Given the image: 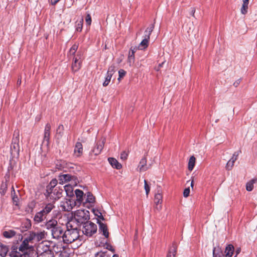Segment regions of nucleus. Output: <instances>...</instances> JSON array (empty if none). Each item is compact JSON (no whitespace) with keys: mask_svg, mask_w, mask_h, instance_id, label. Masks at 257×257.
<instances>
[{"mask_svg":"<svg viewBox=\"0 0 257 257\" xmlns=\"http://www.w3.org/2000/svg\"><path fill=\"white\" fill-rule=\"evenodd\" d=\"M55 208L54 204L49 203L46 204L45 206L41 210L44 214L47 217L48 215L52 211V210Z\"/></svg>","mask_w":257,"mask_h":257,"instance_id":"nucleus-20","label":"nucleus"},{"mask_svg":"<svg viewBox=\"0 0 257 257\" xmlns=\"http://www.w3.org/2000/svg\"><path fill=\"white\" fill-rule=\"evenodd\" d=\"M190 185H191L192 188L193 187V180H192V181L191 182V184H190Z\"/></svg>","mask_w":257,"mask_h":257,"instance_id":"nucleus-63","label":"nucleus"},{"mask_svg":"<svg viewBox=\"0 0 257 257\" xmlns=\"http://www.w3.org/2000/svg\"><path fill=\"white\" fill-rule=\"evenodd\" d=\"M27 240H28V242L31 243H33L35 241V232L30 231L27 236L25 238Z\"/></svg>","mask_w":257,"mask_h":257,"instance_id":"nucleus-38","label":"nucleus"},{"mask_svg":"<svg viewBox=\"0 0 257 257\" xmlns=\"http://www.w3.org/2000/svg\"><path fill=\"white\" fill-rule=\"evenodd\" d=\"M125 74H126V72L124 70L120 69L118 71L119 77L118 78V80L120 81V79L121 78H122L123 77H124L125 76Z\"/></svg>","mask_w":257,"mask_h":257,"instance_id":"nucleus-50","label":"nucleus"},{"mask_svg":"<svg viewBox=\"0 0 257 257\" xmlns=\"http://www.w3.org/2000/svg\"><path fill=\"white\" fill-rule=\"evenodd\" d=\"M144 188L146 191V193L147 196H148L150 191V186L147 183V182L146 181V180H144Z\"/></svg>","mask_w":257,"mask_h":257,"instance_id":"nucleus-49","label":"nucleus"},{"mask_svg":"<svg viewBox=\"0 0 257 257\" xmlns=\"http://www.w3.org/2000/svg\"><path fill=\"white\" fill-rule=\"evenodd\" d=\"M85 196V201L83 203H93L95 201V198L93 196V195L89 192H87Z\"/></svg>","mask_w":257,"mask_h":257,"instance_id":"nucleus-32","label":"nucleus"},{"mask_svg":"<svg viewBox=\"0 0 257 257\" xmlns=\"http://www.w3.org/2000/svg\"><path fill=\"white\" fill-rule=\"evenodd\" d=\"M21 83V79H19L18 80V81H17V84L18 85H20Z\"/></svg>","mask_w":257,"mask_h":257,"instance_id":"nucleus-61","label":"nucleus"},{"mask_svg":"<svg viewBox=\"0 0 257 257\" xmlns=\"http://www.w3.org/2000/svg\"><path fill=\"white\" fill-rule=\"evenodd\" d=\"M112 257H118V255L115 254H113Z\"/></svg>","mask_w":257,"mask_h":257,"instance_id":"nucleus-64","label":"nucleus"},{"mask_svg":"<svg viewBox=\"0 0 257 257\" xmlns=\"http://www.w3.org/2000/svg\"><path fill=\"white\" fill-rule=\"evenodd\" d=\"M111 254L107 251H100L95 254V257H110Z\"/></svg>","mask_w":257,"mask_h":257,"instance_id":"nucleus-37","label":"nucleus"},{"mask_svg":"<svg viewBox=\"0 0 257 257\" xmlns=\"http://www.w3.org/2000/svg\"><path fill=\"white\" fill-rule=\"evenodd\" d=\"M51 235L53 238L56 239H63V234L64 232L63 231V229L60 225H58L55 227L51 232Z\"/></svg>","mask_w":257,"mask_h":257,"instance_id":"nucleus-7","label":"nucleus"},{"mask_svg":"<svg viewBox=\"0 0 257 257\" xmlns=\"http://www.w3.org/2000/svg\"><path fill=\"white\" fill-rule=\"evenodd\" d=\"M29 242H28V240L26 238L24 239L22 244L19 247V250L21 251L22 253H24L27 251L28 249L31 248V246L29 245Z\"/></svg>","mask_w":257,"mask_h":257,"instance_id":"nucleus-21","label":"nucleus"},{"mask_svg":"<svg viewBox=\"0 0 257 257\" xmlns=\"http://www.w3.org/2000/svg\"><path fill=\"white\" fill-rule=\"evenodd\" d=\"M195 13V10L194 8H192L191 12V15L193 16H194V14Z\"/></svg>","mask_w":257,"mask_h":257,"instance_id":"nucleus-60","label":"nucleus"},{"mask_svg":"<svg viewBox=\"0 0 257 257\" xmlns=\"http://www.w3.org/2000/svg\"><path fill=\"white\" fill-rule=\"evenodd\" d=\"M74 221L69 220L66 224L67 230L63 234V241L65 243L69 244L78 239L79 231L77 226L74 225Z\"/></svg>","mask_w":257,"mask_h":257,"instance_id":"nucleus-1","label":"nucleus"},{"mask_svg":"<svg viewBox=\"0 0 257 257\" xmlns=\"http://www.w3.org/2000/svg\"><path fill=\"white\" fill-rule=\"evenodd\" d=\"M23 224L27 229L30 228L31 227V221L29 219H27Z\"/></svg>","mask_w":257,"mask_h":257,"instance_id":"nucleus-53","label":"nucleus"},{"mask_svg":"<svg viewBox=\"0 0 257 257\" xmlns=\"http://www.w3.org/2000/svg\"><path fill=\"white\" fill-rule=\"evenodd\" d=\"M97 212L98 213H95V215H97L99 218L101 219L102 220H104V217L102 214L100 212H98V211Z\"/></svg>","mask_w":257,"mask_h":257,"instance_id":"nucleus-57","label":"nucleus"},{"mask_svg":"<svg viewBox=\"0 0 257 257\" xmlns=\"http://www.w3.org/2000/svg\"><path fill=\"white\" fill-rule=\"evenodd\" d=\"M97 230V227L95 223L88 221L82 224V231L83 233L87 237H91Z\"/></svg>","mask_w":257,"mask_h":257,"instance_id":"nucleus-4","label":"nucleus"},{"mask_svg":"<svg viewBox=\"0 0 257 257\" xmlns=\"http://www.w3.org/2000/svg\"><path fill=\"white\" fill-rule=\"evenodd\" d=\"M128 63L130 66H132L135 63V55L129 53L128 57Z\"/></svg>","mask_w":257,"mask_h":257,"instance_id":"nucleus-42","label":"nucleus"},{"mask_svg":"<svg viewBox=\"0 0 257 257\" xmlns=\"http://www.w3.org/2000/svg\"><path fill=\"white\" fill-rule=\"evenodd\" d=\"M162 188L160 186H158L157 189V192L155 195L154 202L156 204L155 208L156 210L159 211L162 208V203L163 201Z\"/></svg>","mask_w":257,"mask_h":257,"instance_id":"nucleus-6","label":"nucleus"},{"mask_svg":"<svg viewBox=\"0 0 257 257\" xmlns=\"http://www.w3.org/2000/svg\"><path fill=\"white\" fill-rule=\"evenodd\" d=\"M11 195H12V200H13L14 204L16 206H18L19 201V199L17 195H16V194H13V192H11Z\"/></svg>","mask_w":257,"mask_h":257,"instance_id":"nucleus-43","label":"nucleus"},{"mask_svg":"<svg viewBox=\"0 0 257 257\" xmlns=\"http://www.w3.org/2000/svg\"><path fill=\"white\" fill-rule=\"evenodd\" d=\"M58 183V181L56 179H53L46 187V194L52 191Z\"/></svg>","mask_w":257,"mask_h":257,"instance_id":"nucleus-22","label":"nucleus"},{"mask_svg":"<svg viewBox=\"0 0 257 257\" xmlns=\"http://www.w3.org/2000/svg\"><path fill=\"white\" fill-rule=\"evenodd\" d=\"M12 192H13V194H16V192H15V191L14 190V187L13 186L12 188Z\"/></svg>","mask_w":257,"mask_h":257,"instance_id":"nucleus-62","label":"nucleus"},{"mask_svg":"<svg viewBox=\"0 0 257 257\" xmlns=\"http://www.w3.org/2000/svg\"><path fill=\"white\" fill-rule=\"evenodd\" d=\"M149 42V39L144 38L143 40L142 41V42L139 45L138 48L141 50H145L148 47Z\"/></svg>","mask_w":257,"mask_h":257,"instance_id":"nucleus-31","label":"nucleus"},{"mask_svg":"<svg viewBox=\"0 0 257 257\" xmlns=\"http://www.w3.org/2000/svg\"><path fill=\"white\" fill-rule=\"evenodd\" d=\"M112 76H111V75L110 76L109 75L106 74V76L105 78V80L103 83V86H104V87L107 86L109 84Z\"/></svg>","mask_w":257,"mask_h":257,"instance_id":"nucleus-45","label":"nucleus"},{"mask_svg":"<svg viewBox=\"0 0 257 257\" xmlns=\"http://www.w3.org/2000/svg\"><path fill=\"white\" fill-rule=\"evenodd\" d=\"M23 253L18 252L17 250L13 251L11 253L12 257H23Z\"/></svg>","mask_w":257,"mask_h":257,"instance_id":"nucleus-48","label":"nucleus"},{"mask_svg":"<svg viewBox=\"0 0 257 257\" xmlns=\"http://www.w3.org/2000/svg\"><path fill=\"white\" fill-rule=\"evenodd\" d=\"M154 24L155 22L154 23V24L150 25L145 30V35L144 36V38L150 40V35L154 29Z\"/></svg>","mask_w":257,"mask_h":257,"instance_id":"nucleus-27","label":"nucleus"},{"mask_svg":"<svg viewBox=\"0 0 257 257\" xmlns=\"http://www.w3.org/2000/svg\"><path fill=\"white\" fill-rule=\"evenodd\" d=\"M97 222L99 224V231L102 233V234L105 236V237L108 238L109 236V232L108 231V229L106 224L99 221H98Z\"/></svg>","mask_w":257,"mask_h":257,"instance_id":"nucleus-18","label":"nucleus"},{"mask_svg":"<svg viewBox=\"0 0 257 257\" xmlns=\"http://www.w3.org/2000/svg\"><path fill=\"white\" fill-rule=\"evenodd\" d=\"M256 181V179H253L251 180L250 181H249V182H248L246 184V190L248 191H252L253 189L254 184L255 183Z\"/></svg>","mask_w":257,"mask_h":257,"instance_id":"nucleus-35","label":"nucleus"},{"mask_svg":"<svg viewBox=\"0 0 257 257\" xmlns=\"http://www.w3.org/2000/svg\"><path fill=\"white\" fill-rule=\"evenodd\" d=\"M240 151H237L234 153L231 158L227 162L226 165V169L228 170H230L232 169L233 166H234V163L235 161L237 159L238 156L239 155Z\"/></svg>","mask_w":257,"mask_h":257,"instance_id":"nucleus-11","label":"nucleus"},{"mask_svg":"<svg viewBox=\"0 0 257 257\" xmlns=\"http://www.w3.org/2000/svg\"><path fill=\"white\" fill-rule=\"evenodd\" d=\"M85 22L86 24L88 25H90L91 24V17L89 14H87L86 18H85Z\"/></svg>","mask_w":257,"mask_h":257,"instance_id":"nucleus-51","label":"nucleus"},{"mask_svg":"<svg viewBox=\"0 0 257 257\" xmlns=\"http://www.w3.org/2000/svg\"><path fill=\"white\" fill-rule=\"evenodd\" d=\"M75 194L76 199V202H77L79 204L83 202L84 199L85 198L86 195H84L83 192L79 189H76L75 190Z\"/></svg>","mask_w":257,"mask_h":257,"instance_id":"nucleus-17","label":"nucleus"},{"mask_svg":"<svg viewBox=\"0 0 257 257\" xmlns=\"http://www.w3.org/2000/svg\"><path fill=\"white\" fill-rule=\"evenodd\" d=\"M248 6L247 5H243L241 8V14L245 15L247 12Z\"/></svg>","mask_w":257,"mask_h":257,"instance_id":"nucleus-52","label":"nucleus"},{"mask_svg":"<svg viewBox=\"0 0 257 257\" xmlns=\"http://www.w3.org/2000/svg\"><path fill=\"white\" fill-rule=\"evenodd\" d=\"M190 193L189 187L186 188L183 192V195L185 197L189 196Z\"/></svg>","mask_w":257,"mask_h":257,"instance_id":"nucleus-55","label":"nucleus"},{"mask_svg":"<svg viewBox=\"0 0 257 257\" xmlns=\"http://www.w3.org/2000/svg\"><path fill=\"white\" fill-rule=\"evenodd\" d=\"M43 251L38 255L37 257H54V253L49 245H44L42 248Z\"/></svg>","mask_w":257,"mask_h":257,"instance_id":"nucleus-8","label":"nucleus"},{"mask_svg":"<svg viewBox=\"0 0 257 257\" xmlns=\"http://www.w3.org/2000/svg\"><path fill=\"white\" fill-rule=\"evenodd\" d=\"M83 154V146L80 142H77L75 144L74 154L76 157H80Z\"/></svg>","mask_w":257,"mask_h":257,"instance_id":"nucleus-16","label":"nucleus"},{"mask_svg":"<svg viewBox=\"0 0 257 257\" xmlns=\"http://www.w3.org/2000/svg\"><path fill=\"white\" fill-rule=\"evenodd\" d=\"M51 125L49 123H47L45 125L43 143H46V145L49 144L50 135Z\"/></svg>","mask_w":257,"mask_h":257,"instance_id":"nucleus-14","label":"nucleus"},{"mask_svg":"<svg viewBox=\"0 0 257 257\" xmlns=\"http://www.w3.org/2000/svg\"><path fill=\"white\" fill-rule=\"evenodd\" d=\"M177 252V245L173 243L172 246L170 248L167 253V257H175Z\"/></svg>","mask_w":257,"mask_h":257,"instance_id":"nucleus-26","label":"nucleus"},{"mask_svg":"<svg viewBox=\"0 0 257 257\" xmlns=\"http://www.w3.org/2000/svg\"><path fill=\"white\" fill-rule=\"evenodd\" d=\"M1 248L0 249V255L2 257H5L7 255L8 249V247L3 245L2 244H1Z\"/></svg>","mask_w":257,"mask_h":257,"instance_id":"nucleus-39","label":"nucleus"},{"mask_svg":"<svg viewBox=\"0 0 257 257\" xmlns=\"http://www.w3.org/2000/svg\"><path fill=\"white\" fill-rule=\"evenodd\" d=\"M10 152L12 156L14 157H18L19 156L20 153V146L19 145H11Z\"/></svg>","mask_w":257,"mask_h":257,"instance_id":"nucleus-19","label":"nucleus"},{"mask_svg":"<svg viewBox=\"0 0 257 257\" xmlns=\"http://www.w3.org/2000/svg\"><path fill=\"white\" fill-rule=\"evenodd\" d=\"M47 216L42 210L37 212L34 217V221L36 223H39L46 219Z\"/></svg>","mask_w":257,"mask_h":257,"instance_id":"nucleus-15","label":"nucleus"},{"mask_svg":"<svg viewBox=\"0 0 257 257\" xmlns=\"http://www.w3.org/2000/svg\"><path fill=\"white\" fill-rule=\"evenodd\" d=\"M59 183L63 184L67 182H70L69 185H65L64 189L68 196H71L73 195L72 185H76L78 182L77 177L69 174H63L59 176Z\"/></svg>","mask_w":257,"mask_h":257,"instance_id":"nucleus-2","label":"nucleus"},{"mask_svg":"<svg viewBox=\"0 0 257 257\" xmlns=\"http://www.w3.org/2000/svg\"><path fill=\"white\" fill-rule=\"evenodd\" d=\"M138 168L140 172L145 171L148 169L147 167V159L145 157L143 158L141 160Z\"/></svg>","mask_w":257,"mask_h":257,"instance_id":"nucleus-23","label":"nucleus"},{"mask_svg":"<svg viewBox=\"0 0 257 257\" xmlns=\"http://www.w3.org/2000/svg\"><path fill=\"white\" fill-rule=\"evenodd\" d=\"M60 0H51V4L52 5H55L57 4Z\"/></svg>","mask_w":257,"mask_h":257,"instance_id":"nucleus-58","label":"nucleus"},{"mask_svg":"<svg viewBox=\"0 0 257 257\" xmlns=\"http://www.w3.org/2000/svg\"><path fill=\"white\" fill-rule=\"evenodd\" d=\"M16 234V232L13 230H9L8 231H5L3 232V235L5 237L7 238H10L14 236Z\"/></svg>","mask_w":257,"mask_h":257,"instance_id":"nucleus-36","label":"nucleus"},{"mask_svg":"<svg viewBox=\"0 0 257 257\" xmlns=\"http://www.w3.org/2000/svg\"><path fill=\"white\" fill-rule=\"evenodd\" d=\"M70 250L69 248H63L62 250L59 251V257H69Z\"/></svg>","mask_w":257,"mask_h":257,"instance_id":"nucleus-33","label":"nucleus"},{"mask_svg":"<svg viewBox=\"0 0 257 257\" xmlns=\"http://www.w3.org/2000/svg\"><path fill=\"white\" fill-rule=\"evenodd\" d=\"M243 5H248L249 0H242Z\"/></svg>","mask_w":257,"mask_h":257,"instance_id":"nucleus-59","label":"nucleus"},{"mask_svg":"<svg viewBox=\"0 0 257 257\" xmlns=\"http://www.w3.org/2000/svg\"><path fill=\"white\" fill-rule=\"evenodd\" d=\"M108 161L113 168H116V169H119L121 168V165L115 159L109 158Z\"/></svg>","mask_w":257,"mask_h":257,"instance_id":"nucleus-25","label":"nucleus"},{"mask_svg":"<svg viewBox=\"0 0 257 257\" xmlns=\"http://www.w3.org/2000/svg\"><path fill=\"white\" fill-rule=\"evenodd\" d=\"M62 192L63 190L62 189L56 187L52 191L46 194V195L48 197H50V199L56 200L61 197Z\"/></svg>","mask_w":257,"mask_h":257,"instance_id":"nucleus-9","label":"nucleus"},{"mask_svg":"<svg viewBox=\"0 0 257 257\" xmlns=\"http://www.w3.org/2000/svg\"><path fill=\"white\" fill-rule=\"evenodd\" d=\"M241 82V79H238L237 81H236L234 83H233V85L236 87L238 86V85L240 84Z\"/></svg>","mask_w":257,"mask_h":257,"instance_id":"nucleus-56","label":"nucleus"},{"mask_svg":"<svg viewBox=\"0 0 257 257\" xmlns=\"http://www.w3.org/2000/svg\"><path fill=\"white\" fill-rule=\"evenodd\" d=\"M73 214V219L74 222L76 221L78 225L83 224L87 222L90 218V213L89 211L85 209H79L75 212Z\"/></svg>","mask_w":257,"mask_h":257,"instance_id":"nucleus-3","label":"nucleus"},{"mask_svg":"<svg viewBox=\"0 0 257 257\" xmlns=\"http://www.w3.org/2000/svg\"><path fill=\"white\" fill-rule=\"evenodd\" d=\"M19 131L16 130L14 131L13 137L12 141V145H19Z\"/></svg>","mask_w":257,"mask_h":257,"instance_id":"nucleus-29","label":"nucleus"},{"mask_svg":"<svg viewBox=\"0 0 257 257\" xmlns=\"http://www.w3.org/2000/svg\"><path fill=\"white\" fill-rule=\"evenodd\" d=\"M234 250V246L232 244H228L226 246L224 255L225 257H231Z\"/></svg>","mask_w":257,"mask_h":257,"instance_id":"nucleus-24","label":"nucleus"},{"mask_svg":"<svg viewBox=\"0 0 257 257\" xmlns=\"http://www.w3.org/2000/svg\"><path fill=\"white\" fill-rule=\"evenodd\" d=\"M45 234L46 233L44 231L37 232H35V241L38 242L45 238Z\"/></svg>","mask_w":257,"mask_h":257,"instance_id":"nucleus-30","label":"nucleus"},{"mask_svg":"<svg viewBox=\"0 0 257 257\" xmlns=\"http://www.w3.org/2000/svg\"><path fill=\"white\" fill-rule=\"evenodd\" d=\"M58 225L57 221L55 219H50L45 223L43 225L46 229L50 230L51 232L56 226Z\"/></svg>","mask_w":257,"mask_h":257,"instance_id":"nucleus-12","label":"nucleus"},{"mask_svg":"<svg viewBox=\"0 0 257 257\" xmlns=\"http://www.w3.org/2000/svg\"><path fill=\"white\" fill-rule=\"evenodd\" d=\"M78 46L77 45L74 44L70 49L69 52L70 54H72L73 55H74L78 49Z\"/></svg>","mask_w":257,"mask_h":257,"instance_id":"nucleus-47","label":"nucleus"},{"mask_svg":"<svg viewBox=\"0 0 257 257\" xmlns=\"http://www.w3.org/2000/svg\"><path fill=\"white\" fill-rule=\"evenodd\" d=\"M83 23V18L81 19L80 21L76 22V30L77 31L81 32L82 29Z\"/></svg>","mask_w":257,"mask_h":257,"instance_id":"nucleus-41","label":"nucleus"},{"mask_svg":"<svg viewBox=\"0 0 257 257\" xmlns=\"http://www.w3.org/2000/svg\"><path fill=\"white\" fill-rule=\"evenodd\" d=\"M63 130H64V127H63V125H62V124H60L57 130H56V132H57V134L59 135L60 137H61L62 136V134L63 133Z\"/></svg>","mask_w":257,"mask_h":257,"instance_id":"nucleus-46","label":"nucleus"},{"mask_svg":"<svg viewBox=\"0 0 257 257\" xmlns=\"http://www.w3.org/2000/svg\"><path fill=\"white\" fill-rule=\"evenodd\" d=\"M77 202L72 199L65 198L60 203V207L64 211H70L76 205Z\"/></svg>","mask_w":257,"mask_h":257,"instance_id":"nucleus-5","label":"nucleus"},{"mask_svg":"<svg viewBox=\"0 0 257 257\" xmlns=\"http://www.w3.org/2000/svg\"><path fill=\"white\" fill-rule=\"evenodd\" d=\"M195 160L196 159L194 156H192L191 157H190L189 160L188 166V170L190 171H191L193 169L195 164Z\"/></svg>","mask_w":257,"mask_h":257,"instance_id":"nucleus-34","label":"nucleus"},{"mask_svg":"<svg viewBox=\"0 0 257 257\" xmlns=\"http://www.w3.org/2000/svg\"><path fill=\"white\" fill-rule=\"evenodd\" d=\"M115 72V66L111 65L109 67L106 74L112 76Z\"/></svg>","mask_w":257,"mask_h":257,"instance_id":"nucleus-44","label":"nucleus"},{"mask_svg":"<svg viewBox=\"0 0 257 257\" xmlns=\"http://www.w3.org/2000/svg\"><path fill=\"white\" fill-rule=\"evenodd\" d=\"M104 143V140H103L102 141L97 142L96 146L91 150V153H93L95 156L99 155L103 148Z\"/></svg>","mask_w":257,"mask_h":257,"instance_id":"nucleus-13","label":"nucleus"},{"mask_svg":"<svg viewBox=\"0 0 257 257\" xmlns=\"http://www.w3.org/2000/svg\"><path fill=\"white\" fill-rule=\"evenodd\" d=\"M222 250L219 245L213 247V257H222Z\"/></svg>","mask_w":257,"mask_h":257,"instance_id":"nucleus-28","label":"nucleus"},{"mask_svg":"<svg viewBox=\"0 0 257 257\" xmlns=\"http://www.w3.org/2000/svg\"><path fill=\"white\" fill-rule=\"evenodd\" d=\"M7 184L6 182H3L0 188V193L2 196H4L5 195L6 191L7 190Z\"/></svg>","mask_w":257,"mask_h":257,"instance_id":"nucleus-40","label":"nucleus"},{"mask_svg":"<svg viewBox=\"0 0 257 257\" xmlns=\"http://www.w3.org/2000/svg\"><path fill=\"white\" fill-rule=\"evenodd\" d=\"M81 58V54H77L76 57L74 58V61L72 64V69L74 72L78 71L81 68V61L80 60Z\"/></svg>","mask_w":257,"mask_h":257,"instance_id":"nucleus-10","label":"nucleus"},{"mask_svg":"<svg viewBox=\"0 0 257 257\" xmlns=\"http://www.w3.org/2000/svg\"><path fill=\"white\" fill-rule=\"evenodd\" d=\"M127 156H128V154L125 151H123L120 154V159L123 160H126L127 158Z\"/></svg>","mask_w":257,"mask_h":257,"instance_id":"nucleus-54","label":"nucleus"}]
</instances>
